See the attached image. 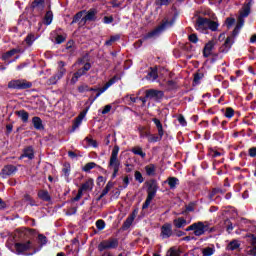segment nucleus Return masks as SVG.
<instances>
[{
  "mask_svg": "<svg viewBox=\"0 0 256 256\" xmlns=\"http://www.w3.org/2000/svg\"><path fill=\"white\" fill-rule=\"evenodd\" d=\"M235 116V110L232 107H227L224 113V117L232 119Z\"/></svg>",
  "mask_w": 256,
  "mask_h": 256,
  "instance_id": "8fccbe9b",
  "label": "nucleus"
},
{
  "mask_svg": "<svg viewBox=\"0 0 256 256\" xmlns=\"http://www.w3.org/2000/svg\"><path fill=\"white\" fill-rule=\"evenodd\" d=\"M105 183H107V178H105L103 176H98V178L96 180L97 187H99V189H101V187H103L105 185Z\"/></svg>",
  "mask_w": 256,
  "mask_h": 256,
  "instance_id": "3c124183",
  "label": "nucleus"
},
{
  "mask_svg": "<svg viewBox=\"0 0 256 256\" xmlns=\"http://www.w3.org/2000/svg\"><path fill=\"white\" fill-rule=\"evenodd\" d=\"M119 247V239L117 238H109L107 240H103L98 244V251L103 253V251H107L109 249H117Z\"/></svg>",
  "mask_w": 256,
  "mask_h": 256,
  "instance_id": "423d86ee",
  "label": "nucleus"
},
{
  "mask_svg": "<svg viewBox=\"0 0 256 256\" xmlns=\"http://www.w3.org/2000/svg\"><path fill=\"white\" fill-rule=\"evenodd\" d=\"M145 171L148 177H153L155 175V164L145 166Z\"/></svg>",
  "mask_w": 256,
  "mask_h": 256,
  "instance_id": "a18cd8bd",
  "label": "nucleus"
},
{
  "mask_svg": "<svg viewBox=\"0 0 256 256\" xmlns=\"http://www.w3.org/2000/svg\"><path fill=\"white\" fill-rule=\"evenodd\" d=\"M37 39H39V37L35 36V34H33V33H29L26 36L24 41L28 47H31L33 45V43H35V41H37Z\"/></svg>",
  "mask_w": 256,
  "mask_h": 256,
  "instance_id": "cd10ccee",
  "label": "nucleus"
},
{
  "mask_svg": "<svg viewBox=\"0 0 256 256\" xmlns=\"http://www.w3.org/2000/svg\"><path fill=\"white\" fill-rule=\"evenodd\" d=\"M121 39V35L120 34H116L110 37L109 40H107L105 42V45H107L108 47H111V45H113V43H115V41H119Z\"/></svg>",
  "mask_w": 256,
  "mask_h": 256,
  "instance_id": "c03bdc74",
  "label": "nucleus"
},
{
  "mask_svg": "<svg viewBox=\"0 0 256 256\" xmlns=\"http://www.w3.org/2000/svg\"><path fill=\"white\" fill-rule=\"evenodd\" d=\"M196 25L198 27H208L210 31H217V29H219V23L209 18L198 17L196 21Z\"/></svg>",
  "mask_w": 256,
  "mask_h": 256,
  "instance_id": "0eeeda50",
  "label": "nucleus"
},
{
  "mask_svg": "<svg viewBox=\"0 0 256 256\" xmlns=\"http://www.w3.org/2000/svg\"><path fill=\"white\" fill-rule=\"evenodd\" d=\"M173 225L176 229H183L187 225V220L183 217H179L173 220Z\"/></svg>",
  "mask_w": 256,
  "mask_h": 256,
  "instance_id": "412c9836",
  "label": "nucleus"
},
{
  "mask_svg": "<svg viewBox=\"0 0 256 256\" xmlns=\"http://www.w3.org/2000/svg\"><path fill=\"white\" fill-rule=\"evenodd\" d=\"M163 135L165 134H150L149 138H148V143H159V141H161L163 139Z\"/></svg>",
  "mask_w": 256,
  "mask_h": 256,
  "instance_id": "7c9ffc66",
  "label": "nucleus"
},
{
  "mask_svg": "<svg viewBox=\"0 0 256 256\" xmlns=\"http://www.w3.org/2000/svg\"><path fill=\"white\" fill-rule=\"evenodd\" d=\"M95 186V182L93 178H89L84 183H82L78 189V193L93 191V187Z\"/></svg>",
  "mask_w": 256,
  "mask_h": 256,
  "instance_id": "9b49d317",
  "label": "nucleus"
},
{
  "mask_svg": "<svg viewBox=\"0 0 256 256\" xmlns=\"http://www.w3.org/2000/svg\"><path fill=\"white\" fill-rule=\"evenodd\" d=\"M38 241L41 243V245H47V236L38 234Z\"/></svg>",
  "mask_w": 256,
  "mask_h": 256,
  "instance_id": "338daca9",
  "label": "nucleus"
},
{
  "mask_svg": "<svg viewBox=\"0 0 256 256\" xmlns=\"http://www.w3.org/2000/svg\"><path fill=\"white\" fill-rule=\"evenodd\" d=\"M98 194L95 195L94 199L92 200V203L94 205H97V203H99V201L103 200V197H105V195H107V193H101L99 196H97Z\"/></svg>",
  "mask_w": 256,
  "mask_h": 256,
  "instance_id": "052dcab7",
  "label": "nucleus"
},
{
  "mask_svg": "<svg viewBox=\"0 0 256 256\" xmlns=\"http://www.w3.org/2000/svg\"><path fill=\"white\" fill-rule=\"evenodd\" d=\"M88 112H89V106L86 107V108L78 115V117H76V119H78L79 121H83V119H85V116L87 115Z\"/></svg>",
  "mask_w": 256,
  "mask_h": 256,
  "instance_id": "680f3d73",
  "label": "nucleus"
},
{
  "mask_svg": "<svg viewBox=\"0 0 256 256\" xmlns=\"http://www.w3.org/2000/svg\"><path fill=\"white\" fill-rule=\"evenodd\" d=\"M14 249L16 255H35V251L32 253H29L28 251H31V249H35V246H33V242L31 240H27L26 242H16L14 244Z\"/></svg>",
  "mask_w": 256,
  "mask_h": 256,
  "instance_id": "7ed1b4c3",
  "label": "nucleus"
},
{
  "mask_svg": "<svg viewBox=\"0 0 256 256\" xmlns=\"http://www.w3.org/2000/svg\"><path fill=\"white\" fill-rule=\"evenodd\" d=\"M249 157L255 158L256 157V147H251L248 149Z\"/></svg>",
  "mask_w": 256,
  "mask_h": 256,
  "instance_id": "774afa93",
  "label": "nucleus"
},
{
  "mask_svg": "<svg viewBox=\"0 0 256 256\" xmlns=\"http://www.w3.org/2000/svg\"><path fill=\"white\" fill-rule=\"evenodd\" d=\"M90 69H91V63L86 62L84 64V66L82 68L78 69V70H80L81 73H83V75H87V71H90Z\"/></svg>",
  "mask_w": 256,
  "mask_h": 256,
  "instance_id": "bf43d9fd",
  "label": "nucleus"
},
{
  "mask_svg": "<svg viewBox=\"0 0 256 256\" xmlns=\"http://www.w3.org/2000/svg\"><path fill=\"white\" fill-rule=\"evenodd\" d=\"M250 247H248L247 254L251 256H256V236L255 234H250Z\"/></svg>",
  "mask_w": 256,
  "mask_h": 256,
  "instance_id": "f3484780",
  "label": "nucleus"
},
{
  "mask_svg": "<svg viewBox=\"0 0 256 256\" xmlns=\"http://www.w3.org/2000/svg\"><path fill=\"white\" fill-rule=\"evenodd\" d=\"M215 253V246L212 245V247H206L202 250L203 256H211Z\"/></svg>",
  "mask_w": 256,
  "mask_h": 256,
  "instance_id": "49530a36",
  "label": "nucleus"
},
{
  "mask_svg": "<svg viewBox=\"0 0 256 256\" xmlns=\"http://www.w3.org/2000/svg\"><path fill=\"white\" fill-rule=\"evenodd\" d=\"M86 11L85 10H82V11H79L77 12L73 18H72V21L70 23V25H75V23H78L81 21V18L83 17V13H85Z\"/></svg>",
  "mask_w": 256,
  "mask_h": 256,
  "instance_id": "473e14b6",
  "label": "nucleus"
},
{
  "mask_svg": "<svg viewBox=\"0 0 256 256\" xmlns=\"http://www.w3.org/2000/svg\"><path fill=\"white\" fill-rule=\"evenodd\" d=\"M203 77H205V74H203L201 72H196L194 74L193 82L196 83V85H198V83H200V81H201V79H203Z\"/></svg>",
  "mask_w": 256,
  "mask_h": 256,
  "instance_id": "864d4df0",
  "label": "nucleus"
},
{
  "mask_svg": "<svg viewBox=\"0 0 256 256\" xmlns=\"http://www.w3.org/2000/svg\"><path fill=\"white\" fill-rule=\"evenodd\" d=\"M97 13H99V12L97 11L96 8H90L86 12V15L84 16V20L90 21V22L97 21Z\"/></svg>",
  "mask_w": 256,
  "mask_h": 256,
  "instance_id": "a211bd4d",
  "label": "nucleus"
},
{
  "mask_svg": "<svg viewBox=\"0 0 256 256\" xmlns=\"http://www.w3.org/2000/svg\"><path fill=\"white\" fill-rule=\"evenodd\" d=\"M105 226V220L99 219L96 221V228L98 229V231H103V229H105Z\"/></svg>",
  "mask_w": 256,
  "mask_h": 256,
  "instance_id": "4d7b16f0",
  "label": "nucleus"
},
{
  "mask_svg": "<svg viewBox=\"0 0 256 256\" xmlns=\"http://www.w3.org/2000/svg\"><path fill=\"white\" fill-rule=\"evenodd\" d=\"M62 173H63L64 177H69V175H71V163L64 162Z\"/></svg>",
  "mask_w": 256,
  "mask_h": 256,
  "instance_id": "4c0bfd02",
  "label": "nucleus"
},
{
  "mask_svg": "<svg viewBox=\"0 0 256 256\" xmlns=\"http://www.w3.org/2000/svg\"><path fill=\"white\" fill-rule=\"evenodd\" d=\"M15 115H17L22 123H29V112H27V110H17L15 111Z\"/></svg>",
  "mask_w": 256,
  "mask_h": 256,
  "instance_id": "6ab92c4d",
  "label": "nucleus"
},
{
  "mask_svg": "<svg viewBox=\"0 0 256 256\" xmlns=\"http://www.w3.org/2000/svg\"><path fill=\"white\" fill-rule=\"evenodd\" d=\"M132 153H134V155H139L140 157H142V159H145V157H147V154L145 152H143V148L136 146L132 148Z\"/></svg>",
  "mask_w": 256,
  "mask_h": 256,
  "instance_id": "f704fd0d",
  "label": "nucleus"
},
{
  "mask_svg": "<svg viewBox=\"0 0 256 256\" xmlns=\"http://www.w3.org/2000/svg\"><path fill=\"white\" fill-rule=\"evenodd\" d=\"M17 173V168L14 165H6L1 171L2 177H11V175H15Z\"/></svg>",
  "mask_w": 256,
  "mask_h": 256,
  "instance_id": "2eb2a0df",
  "label": "nucleus"
},
{
  "mask_svg": "<svg viewBox=\"0 0 256 256\" xmlns=\"http://www.w3.org/2000/svg\"><path fill=\"white\" fill-rule=\"evenodd\" d=\"M144 187L147 189V193H157L159 186L157 185V180L150 179L144 183Z\"/></svg>",
  "mask_w": 256,
  "mask_h": 256,
  "instance_id": "ddd939ff",
  "label": "nucleus"
},
{
  "mask_svg": "<svg viewBox=\"0 0 256 256\" xmlns=\"http://www.w3.org/2000/svg\"><path fill=\"white\" fill-rule=\"evenodd\" d=\"M45 0H34L31 4L32 9H37V7H43Z\"/></svg>",
  "mask_w": 256,
  "mask_h": 256,
  "instance_id": "6e6d98bb",
  "label": "nucleus"
},
{
  "mask_svg": "<svg viewBox=\"0 0 256 256\" xmlns=\"http://www.w3.org/2000/svg\"><path fill=\"white\" fill-rule=\"evenodd\" d=\"M32 125L36 131H45V125H43V120L39 116L32 118Z\"/></svg>",
  "mask_w": 256,
  "mask_h": 256,
  "instance_id": "dca6fc26",
  "label": "nucleus"
},
{
  "mask_svg": "<svg viewBox=\"0 0 256 256\" xmlns=\"http://www.w3.org/2000/svg\"><path fill=\"white\" fill-rule=\"evenodd\" d=\"M198 229H200V231L198 232V237H201V235H205V233H209V222L198 221Z\"/></svg>",
  "mask_w": 256,
  "mask_h": 256,
  "instance_id": "aec40b11",
  "label": "nucleus"
},
{
  "mask_svg": "<svg viewBox=\"0 0 256 256\" xmlns=\"http://www.w3.org/2000/svg\"><path fill=\"white\" fill-rule=\"evenodd\" d=\"M166 85L170 91H174V89H177V82H175V80H168L166 82Z\"/></svg>",
  "mask_w": 256,
  "mask_h": 256,
  "instance_id": "13d9d810",
  "label": "nucleus"
},
{
  "mask_svg": "<svg viewBox=\"0 0 256 256\" xmlns=\"http://www.w3.org/2000/svg\"><path fill=\"white\" fill-rule=\"evenodd\" d=\"M145 93L148 99H154L156 103H160L161 99L165 97V92H163L162 90L148 89L145 91Z\"/></svg>",
  "mask_w": 256,
  "mask_h": 256,
  "instance_id": "1a4fd4ad",
  "label": "nucleus"
},
{
  "mask_svg": "<svg viewBox=\"0 0 256 256\" xmlns=\"http://www.w3.org/2000/svg\"><path fill=\"white\" fill-rule=\"evenodd\" d=\"M64 75L60 72H57L52 77H50L47 81L48 85H57V81H60V79H63Z\"/></svg>",
  "mask_w": 256,
  "mask_h": 256,
  "instance_id": "5701e85b",
  "label": "nucleus"
},
{
  "mask_svg": "<svg viewBox=\"0 0 256 256\" xmlns=\"http://www.w3.org/2000/svg\"><path fill=\"white\" fill-rule=\"evenodd\" d=\"M17 53H19V50L17 48L11 49L10 51L3 53L1 59L2 61H7V59H11L13 55H17Z\"/></svg>",
  "mask_w": 256,
  "mask_h": 256,
  "instance_id": "393cba45",
  "label": "nucleus"
},
{
  "mask_svg": "<svg viewBox=\"0 0 256 256\" xmlns=\"http://www.w3.org/2000/svg\"><path fill=\"white\" fill-rule=\"evenodd\" d=\"M251 7H253V0L246 1L242 6L240 15L246 18L249 17V15H251Z\"/></svg>",
  "mask_w": 256,
  "mask_h": 256,
  "instance_id": "4468645a",
  "label": "nucleus"
},
{
  "mask_svg": "<svg viewBox=\"0 0 256 256\" xmlns=\"http://www.w3.org/2000/svg\"><path fill=\"white\" fill-rule=\"evenodd\" d=\"M95 167H97V163L88 162L84 165V167L82 168V171H84V173H89V171H91V169H95Z\"/></svg>",
  "mask_w": 256,
  "mask_h": 256,
  "instance_id": "37998d69",
  "label": "nucleus"
},
{
  "mask_svg": "<svg viewBox=\"0 0 256 256\" xmlns=\"http://www.w3.org/2000/svg\"><path fill=\"white\" fill-rule=\"evenodd\" d=\"M148 79H151L152 81H156V79L159 78V73L157 66L150 67V72L147 75Z\"/></svg>",
  "mask_w": 256,
  "mask_h": 256,
  "instance_id": "a878e982",
  "label": "nucleus"
},
{
  "mask_svg": "<svg viewBox=\"0 0 256 256\" xmlns=\"http://www.w3.org/2000/svg\"><path fill=\"white\" fill-rule=\"evenodd\" d=\"M185 231H193V235H195V237H199V232L201 231V228H199V222L191 224L185 229Z\"/></svg>",
  "mask_w": 256,
  "mask_h": 256,
  "instance_id": "b1692460",
  "label": "nucleus"
},
{
  "mask_svg": "<svg viewBox=\"0 0 256 256\" xmlns=\"http://www.w3.org/2000/svg\"><path fill=\"white\" fill-rule=\"evenodd\" d=\"M23 201H25L27 205H30V207H37V202L29 194L24 195Z\"/></svg>",
  "mask_w": 256,
  "mask_h": 256,
  "instance_id": "2f4dec72",
  "label": "nucleus"
},
{
  "mask_svg": "<svg viewBox=\"0 0 256 256\" xmlns=\"http://www.w3.org/2000/svg\"><path fill=\"white\" fill-rule=\"evenodd\" d=\"M167 183L169 185V188L172 191H175V189H177V186L179 185L180 181H179V178H177V177H168Z\"/></svg>",
  "mask_w": 256,
  "mask_h": 256,
  "instance_id": "4be33fe9",
  "label": "nucleus"
},
{
  "mask_svg": "<svg viewBox=\"0 0 256 256\" xmlns=\"http://www.w3.org/2000/svg\"><path fill=\"white\" fill-rule=\"evenodd\" d=\"M85 141L88 143L89 147H94V149H97V147H99L97 140H94L93 138L86 137Z\"/></svg>",
  "mask_w": 256,
  "mask_h": 256,
  "instance_id": "603ef678",
  "label": "nucleus"
},
{
  "mask_svg": "<svg viewBox=\"0 0 256 256\" xmlns=\"http://www.w3.org/2000/svg\"><path fill=\"white\" fill-rule=\"evenodd\" d=\"M171 3H173V0H155V6L158 7V9H161L163 6L167 7L171 5Z\"/></svg>",
  "mask_w": 256,
  "mask_h": 256,
  "instance_id": "e433bc0d",
  "label": "nucleus"
},
{
  "mask_svg": "<svg viewBox=\"0 0 256 256\" xmlns=\"http://www.w3.org/2000/svg\"><path fill=\"white\" fill-rule=\"evenodd\" d=\"M66 65L67 63H65V61L58 62V73H60V75H65V73H67V69H65Z\"/></svg>",
  "mask_w": 256,
  "mask_h": 256,
  "instance_id": "de8ad7c7",
  "label": "nucleus"
},
{
  "mask_svg": "<svg viewBox=\"0 0 256 256\" xmlns=\"http://www.w3.org/2000/svg\"><path fill=\"white\" fill-rule=\"evenodd\" d=\"M117 81H119V77L117 76H113L108 82L105 83L104 88L107 91V89H109V87H111V85H115V83H117Z\"/></svg>",
  "mask_w": 256,
  "mask_h": 256,
  "instance_id": "09e8293b",
  "label": "nucleus"
},
{
  "mask_svg": "<svg viewBox=\"0 0 256 256\" xmlns=\"http://www.w3.org/2000/svg\"><path fill=\"white\" fill-rule=\"evenodd\" d=\"M119 155V146L115 145L112 149L110 161H109V167H113L114 172L112 174L113 179L117 177V173H119V167L121 165V162H119V158H117Z\"/></svg>",
  "mask_w": 256,
  "mask_h": 256,
  "instance_id": "39448f33",
  "label": "nucleus"
},
{
  "mask_svg": "<svg viewBox=\"0 0 256 256\" xmlns=\"http://www.w3.org/2000/svg\"><path fill=\"white\" fill-rule=\"evenodd\" d=\"M160 237L161 239H170V237H175L173 230V224L165 223L160 228Z\"/></svg>",
  "mask_w": 256,
  "mask_h": 256,
  "instance_id": "6e6552de",
  "label": "nucleus"
},
{
  "mask_svg": "<svg viewBox=\"0 0 256 256\" xmlns=\"http://www.w3.org/2000/svg\"><path fill=\"white\" fill-rule=\"evenodd\" d=\"M83 75H84L83 72H81L80 70H77L73 74V76L70 80L71 85H75V83H77V81H79V79H81V77H83Z\"/></svg>",
  "mask_w": 256,
  "mask_h": 256,
  "instance_id": "c9c22d12",
  "label": "nucleus"
},
{
  "mask_svg": "<svg viewBox=\"0 0 256 256\" xmlns=\"http://www.w3.org/2000/svg\"><path fill=\"white\" fill-rule=\"evenodd\" d=\"M37 230L33 228H19L16 230V237L19 243H27V241H33L37 237Z\"/></svg>",
  "mask_w": 256,
  "mask_h": 256,
  "instance_id": "f03ea898",
  "label": "nucleus"
},
{
  "mask_svg": "<svg viewBox=\"0 0 256 256\" xmlns=\"http://www.w3.org/2000/svg\"><path fill=\"white\" fill-rule=\"evenodd\" d=\"M181 249H177L176 247H171L167 253L166 256H181Z\"/></svg>",
  "mask_w": 256,
  "mask_h": 256,
  "instance_id": "ea45409f",
  "label": "nucleus"
},
{
  "mask_svg": "<svg viewBox=\"0 0 256 256\" xmlns=\"http://www.w3.org/2000/svg\"><path fill=\"white\" fill-rule=\"evenodd\" d=\"M38 199H41V201H45L46 203H53V199L49 193H38Z\"/></svg>",
  "mask_w": 256,
  "mask_h": 256,
  "instance_id": "72a5a7b5",
  "label": "nucleus"
},
{
  "mask_svg": "<svg viewBox=\"0 0 256 256\" xmlns=\"http://www.w3.org/2000/svg\"><path fill=\"white\" fill-rule=\"evenodd\" d=\"M155 195V193H148V196L142 205V209H149L151 202L153 201V199H155Z\"/></svg>",
  "mask_w": 256,
  "mask_h": 256,
  "instance_id": "c85d7f7f",
  "label": "nucleus"
},
{
  "mask_svg": "<svg viewBox=\"0 0 256 256\" xmlns=\"http://www.w3.org/2000/svg\"><path fill=\"white\" fill-rule=\"evenodd\" d=\"M133 221V218L128 217L122 224L121 230L127 231L131 227V225H133Z\"/></svg>",
  "mask_w": 256,
  "mask_h": 256,
  "instance_id": "a19ab883",
  "label": "nucleus"
},
{
  "mask_svg": "<svg viewBox=\"0 0 256 256\" xmlns=\"http://www.w3.org/2000/svg\"><path fill=\"white\" fill-rule=\"evenodd\" d=\"M29 159L30 161H33L35 159V149H33V146H26L22 150V154L20 155L19 159Z\"/></svg>",
  "mask_w": 256,
  "mask_h": 256,
  "instance_id": "9d476101",
  "label": "nucleus"
},
{
  "mask_svg": "<svg viewBox=\"0 0 256 256\" xmlns=\"http://www.w3.org/2000/svg\"><path fill=\"white\" fill-rule=\"evenodd\" d=\"M53 23V12L47 11L44 16V25H51Z\"/></svg>",
  "mask_w": 256,
  "mask_h": 256,
  "instance_id": "58836bf2",
  "label": "nucleus"
},
{
  "mask_svg": "<svg viewBox=\"0 0 256 256\" xmlns=\"http://www.w3.org/2000/svg\"><path fill=\"white\" fill-rule=\"evenodd\" d=\"M7 87L14 91H25L26 89H31L33 87V82L27 79H12L8 82Z\"/></svg>",
  "mask_w": 256,
  "mask_h": 256,
  "instance_id": "20e7f679",
  "label": "nucleus"
},
{
  "mask_svg": "<svg viewBox=\"0 0 256 256\" xmlns=\"http://www.w3.org/2000/svg\"><path fill=\"white\" fill-rule=\"evenodd\" d=\"M135 181H138V183H143L145 179L143 178V174H141L139 171H136L134 174Z\"/></svg>",
  "mask_w": 256,
  "mask_h": 256,
  "instance_id": "0e129e2a",
  "label": "nucleus"
},
{
  "mask_svg": "<svg viewBox=\"0 0 256 256\" xmlns=\"http://www.w3.org/2000/svg\"><path fill=\"white\" fill-rule=\"evenodd\" d=\"M140 137L142 139H145V137H147L148 140H149V137H151V132L150 131H146L145 128H143V129L140 130Z\"/></svg>",
  "mask_w": 256,
  "mask_h": 256,
  "instance_id": "69168bd1",
  "label": "nucleus"
},
{
  "mask_svg": "<svg viewBox=\"0 0 256 256\" xmlns=\"http://www.w3.org/2000/svg\"><path fill=\"white\" fill-rule=\"evenodd\" d=\"M241 247V243H239V240H232L227 245L226 249L227 251H237Z\"/></svg>",
  "mask_w": 256,
  "mask_h": 256,
  "instance_id": "bb28decb",
  "label": "nucleus"
},
{
  "mask_svg": "<svg viewBox=\"0 0 256 256\" xmlns=\"http://www.w3.org/2000/svg\"><path fill=\"white\" fill-rule=\"evenodd\" d=\"M215 47V41L211 40L204 46L205 51L211 53Z\"/></svg>",
  "mask_w": 256,
  "mask_h": 256,
  "instance_id": "5fc2aeb1",
  "label": "nucleus"
},
{
  "mask_svg": "<svg viewBox=\"0 0 256 256\" xmlns=\"http://www.w3.org/2000/svg\"><path fill=\"white\" fill-rule=\"evenodd\" d=\"M152 121L155 124L156 129L158 130V135L165 134V130H163V124L161 123V120H159L158 118H153Z\"/></svg>",
  "mask_w": 256,
  "mask_h": 256,
  "instance_id": "c756f323",
  "label": "nucleus"
},
{
  "mask_svg": "<svg viewBox=\"0 0 256 256\" xmlns=\"http://www.w3.org/2000/svg\"><path fill=\"white\" fill-rule=\"evenodd\" d=\"M173 25H175V19L169 20L164 18L154 30L145 34L142 39L138 40V42L143 43V41H147L148 39H155V37H159L161 33H165L167 29H171Z\"/></svg>",
  "mask_w": 256,
  "mask_h": 256,
  "instance_id": "f257e3e1",
  "label": "nucleus"
},
{
  "mask_svg": "<svg viewBox=\"0 0 256 256\" xmlns=\"http://www.w3.org/2000/svg\"><path fill=\"white\" fill-rule=\"evenodd\" d=\"M233 43H235V39L233 37L228 36L224 42V44L219 48L220 53H229L231 48L233 47Z\"/></svg>",
  "mask_w": 256,
  "mask_h": 256,
  "instance_id": "f8f14e48",
  "label": "nucleus"
},
{
  "mask_svg": "<svg viewBox=\"0 0 256 256\" xmlns=\"http://www.w3.org/2000/svg\"><path fill=\"white\" fill-rule=\"evenodd\" d=\"M81 123H83V121L79 120L78 118H75L72 124V128L69 130V133H75V131H77V129L81 127Z\"/></svg>",
  "mask_w": 256,
  "mask_h": 256,
  "instance_id": "79ce46f5",
  "label": "nucleus"
},
{
  "mask_svg": "<svg viewBox=\"0 0 256 256\" xmlns=\"http://www.w3.org/2000/svg\"><path fill=\"white\" fill-rule=\"evenodd\" d=\"M115 21V19L113 18V16H104L102 22L105 25H111V23H113Z\"/></svg>",
  "mask_w": 256,
  "mask_h": 256,
  "instance_id": "e2e57ef3",
  "label": "nucleus"
}]
</instances>
